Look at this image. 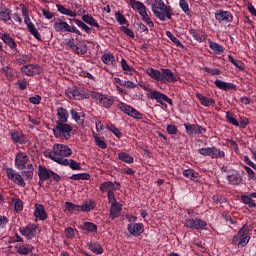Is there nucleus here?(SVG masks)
Segmentation results:
<instances>
[{
    "mask_svg": "<svg viewBox=\"0 0 256 256\" xmlns=\"http://www.w3.org/2000/svg\"><path fill=\"white\" fill-rule=\"evenodd\" d=\"M73 150L65 144H54L51 151L44 152L47 159H51L58 165H62V161H66V157H71Z\"/></svg>",
    "mask_w": 256,
    "mask_h": 256,
    "instance_id": "f257e3e1",
    "label": "nucleus"
},
{
    "mask_svg": "<svg viewBox=\"0 0 256 256\" xmlns=\"http://www.w3.org/2000/svg\"><path fill=\"white\" fill-rule=\"evenodd\" d=\"M128 5L131 6V9L139 13L142 21H144V23H146L150 29L155 27L153 20H151V12L143 2L137 0H129Z\"/></svg>",
    "mask_w": 256,
    "mask_h": 256,
    "instance_id": "f03ea898",
    "label": "nucleus"
},
{
    "mask_svg": "<svg viewBox=\"0 0 256 256\" xmlns=\"http://www.w3.org/2000/svg\"><path fill=\"white\" fill-rule=\"evenodd\" d=\"M152 13L159 21H166L167 19H172L173 8L171 5L165 4V1L160 0L158 4L153 7Z\"/></svg>",
    "mask_w": 256,
    "mask_h": 256,
    "instance_id": "7ed1b4c3",
    "label": "nucleus"
},
{
    "mask_svg": "<svg viewBox=\"0 0 256 256\" xmlns=\"http://www.w3.org/2000/svg\"><path fill=\"white\" fill-rule=\"evenodd\" d=\"M251 241V236H249V226L243 225L237 234H235L231 240L232 245H237L238 249H243L247 247Z\"/></svg>",
    "mask_w": 256,
    "mask_h": 256,
    "instance_id": "20e7f679",
    "label": "nucleus"
},
{
    "mask_svg": "<svg viewBox=\"0 0 256 256\" xmlns=\"http://www.w3.org/2000/svg\"><path fill=\"white\" fill-rule=\"evenodd\" d=\"M89 95L94 99V101H96L99 107H103L104 109H111L115 103V99L113 97L99 92L90 91Z\"/></svg>",
    "mask_w": 256,
    "mask_h": 256,
    "instance_id": "39448f33",
    "label": "nucleus"
},
{
    "mask_svg": "<svg viewBox=\"0 0 256 256\" xmlns=\"http://www.w3.org/2000/svg\"><path fill=\"white\" fill-rule=\"evenodd\" d=\"M71 131H73V126L67 122L56 123V126L53 128L56 139H71Z\"/></svg>",
    "mask_w": 256,
    "mask_h": 256,
    "instance_id": "423d86ee",
    "label": "nucleus"
},
{
    "mask_svg": "<svg viewBox=\"0 0 256 256\" xmlns=\"http://www.w3.org/2000/svg\"><path fill=\"white\" fill-rule=\"evenodd\" d=\"M54 29L58 33H63L67 31L68 33H76V35H83L81 31L77 29V27H75L74 25L71 26L69 25V23L65 21V16H62V19L61 18L57 19V22L54 23Z\"/></svg>",
    "mask_w": 256,
    "mask_h": 256,
    "instance_id": "0eeeda50",
    "label": "nucleus"
},
{
    "mask_svg": "<svg viewBox=\"0 0 256 256\" xmlns=\"http://www.w3.org/2000/svg\"><path fill=\"white\" fill-rule=\"evenodd\" d=\"M148 93L146 94L148 99H151L152 101H156V103H168V105H173V100L167 96V94L162 93L161 91L149 88L146 89Z\"/></svg>",
    "mask_w": 256,
    "mask_h": 256,
    "instance_id": "6e6552de",
    "label": "nucleus"
},
{
    "mask_svg": "<svg viewBox=\"0 0 256 256\" xmlns=\"http://www.w3.org/2000/svg\"><path fill=\"white\" fill-rule=\"evenodd\" d=\"M184 227L193 231H207V222L201 218H185Z\"/></svg>",
    "mask_w": 256,
    "mask_h": 256,
    "instance_id": "1a4fd4ad",
    "label": "nucleus"
},
{
    "mask_svg": "<svg viewBox=\"0 0 256 256\" xmlns=\"http://www.w3.org/2000/svg\"><path fill=\"white\" fill-rule=\"evenodd\" d=\"M21 11L22 15L24 16V23L27 26L29 33H31V35H33L37 41H41V33H39V30H37L35 24L31 22V18L29 17V10L23 6Z\"/></svg>",
    "mask_w": 256,
    "mask_h": 256,
    "instance_id": "9d476101",
    "label": "nucleus"
},
{
    "mask_svg": "<svg viewBox=\"0 0 256 256\" xmlns=\"http://www.w3.org/2000/svg\"><path fill=\"white\" fill-rule=\"evenodd\" d=\"M66 95L69 99H75L76 101H81L83 99H89L91 95L85 94V91L81 90L79 87H71L66 90Z\"/></svg>",
    "mask_w": 256,
    "mask_h": 256,
    "instance_id": "9b49d317",
    "label": "nucleus"
},
{
    "mask_svg": "<svg viewBox=\"0 0 256 256\" xmlns=\"http://www.w3.org/2000/svg\"><path fill=\"white\" fill-rule=\"evenodd\" d=\"M21 73L26 77H35V75H41L43 68L39 64H26L20 68Z\"/></svg>",
    "mask_w": 256,
    "mask_h": 256,
    "instance_id": "f8f14e48",
    "label": "nucleus"
},
{
    "mask_svg": "<svg viewBox=\"0 0 256 256\" xmlns=\"http://www.w3.org/2000/svg\"><path fill=\"white\" fill-rule=\"evenodd\" d=\"M27 163H29V155H27V152H17L14 161L15 168L19 171H23V169L27 168Z\"/></svg>",
    "mask_w": 256,
    "mask_h": 256,
    "instance_id": "ddd939ff",
    "label": "nucleus"
},
{
    "mask_svg": "<svg viewBox=\"0 0 256 256\" xmlns=\"http://www.w3.org/2000/svg\"><path fill=\"white\" fill-rule=\"evenodd\" d=\"M6 175L10 181H13L19 187H26L27 183H25V179L19 172L15 171L13 168H8L6 170Z\"/></svg>",
    "mask_w": 256,
    "mask_h": 256,
    "instance_id": "4468645a",
    "label": "nucleus"
},
{
    "mask_svg": "<svg viewBox=\"0 0 256 256\" xmlns=\"http://www.w3.org/2000/svg\"><path fill=\"white\" fill-rule=\"evenodd\" d=\"M19 233H21L28 241H31V239L37 237V225L28 224L25 227H20Z\"/></svg>",
    "mask_w": 256,
    "mask_h": 256,
    "instance_id": "2eb2a0df",
    "label": "nucleus"
},
{
    "mask_svg": "<svg viewBox=\"0 0 256 256\" xmlns=\"http://www.w3.org/2000/svg\"><path fill=\"white\" fill-rule=\"evenodd\" d=\"M127 231L132 237H141L145 233V225L141 222L130 223L127 225Z\"/></svg>",
    "mask_w": 256,
    "mask_h": 256,
    "instance_id": "dca6fc26",
    "label": "nucleus"
},
{
    "mask_svg": "<svg viewBox=\"0 0 256 256\" xmlns=\"http://www.w3.org/2000/svg\"><path fill=\"white\" fill-rule=\"evenodd\" d=\"M184 127L187 135L190 137L193 135H201L202 133H207V128H204L199 124L185 123Z\"/></svg>",
    "mask_w": 256,
    "mask_h": 256,
    "instance_id": "f3484780",
    "label": "nucleus"
},
{
    "mask_svg": "<svg viewBox=\"0 0 256 256\" xmlns=\"http://www.w3.org/2000/svg\"><path fill=\"white\" fill-rule=\"evenodd\" d=\"M227 181L229 185L239 186L243 183V176L237 170H229L227 173Z\"/></svg>",
    "mask_w": 256,
    "mask_h": 256,
    "instance_id": "a211bd4d",
    "label": "nucleus"
},
{
    "mask_svg": "<svg viewBox=\"0 0 256 256\" xmlns=\"http://www.w3.org/2000/svg\"><path fill=\"white\" fill-rule=\"evenodd\" d=\"M162 76L160 83L167 85V83H177V76L168 68H162Z\"/></svg>",
    "mask_w": 256,
    "mask_h": 256,
    "instance_id": "6ab92c4d",
    "label": "nucleus"
},
{
    "mask_svg": "<svg viewBox=\"0 0 256 256\" xmlns=\"http://www.w3.org/2000/svg\"><path fill=\"white\" fill-rule=\"evenodd\" d=\"M119 187H121V183L120 182H111V181H106L102 184H100V191L101 193H109V191H119Z\"/></svg>",
    "mask_w": 256,
    "mask_h": 256,
    "instance_id": "aec40b11",
    "label": "nucleus"
},
{
    "mask_svg": "<svg viewBox=\"0 0 256 256\" xmlns=\"http://www.w3.org/2000/svg\"><path fill=\"white\" fill-rule=\"evenodd\" d=\"M215 19L220 23H231L233 21V14L229 11L217 10L215 13Z\"/></svg>",
    "mask_w": 256,
    "mask_h": 256,
    "instance_id": "412c9836",
    "label": "nucleus"
},
{
    "mask_svg": "<svg viewBox=\"0 0 256 256\" xmlns=\"http://www.w3.org/2000/svg\"><path fill=\"white\" fill-rule=\"evenodd\" d=\"M53 170L47 169L45 166H39L38 167V177H39V184L45 183V181H49L51 179V173Z\"/></svg>",
    "mask_w": 256,
    "mask_h": 256,
    "instance_id": "4be33fe9",
    "label": "nucleus"
},
{
    "mask_svg": "<svg viewBox=\"0 0 256 256\" xmlns=\"http://www.w3.org/2000/svg\"><path fill=\"white\" fill-rule=\"evenodd\" d=\"M71 119L79 125V127H83L85 125V117L86 114L84 112H77L74 108L70 110Z\"/></svg>",
    "mask_w": 256,
    "mask_h": 256,
    "instance_id": "5701e85b",
    "label": "nucleus"
},
{
    "mask_svg": "<svg viewBox=\"0 0 256 256\" xmlns=\"http://www.w3.org/2000/svg\"><path fill=\"white\" fill-rule=\"evenodd\" d=\"M15 249L19 255H29V253H33V245L24 242L17 243Z\"/></svg>",
    "mask_w": 256,
    "mask_h": 256,
    "instance_id": "b1692460",
    "label": "nucleus"
},
{
    "mask_svg": "<svg viewBox=\"0 0 256 256\" xmlns=\"http://www.w3.org/2000/svg\"><path fill=\"white\" fill-rule=\"evenodd\" d=\"M11 139L14 143H18V145H25L27 140H25V134L18 130H10Z\"/></svg>",
    "mask_w": 256,
    "mask_h": 256,
    "instance_id": "393cba45",
    "label": "nucleus"
},
{
    "mask_svg": "<svg viewBox=\"0 0 256 256\" xmlns=\"http://www.w3.org/2000/svg\"><path fill=\"white\" fill-rule=\"evenodd\" d=\"M214 85L215 87H217L218 89H221L222 91H231V90L237 89V85L231 82H225L219 79L214 81Z\"/></svg>",
    "mask_w": 256,
    "mask_h": 256,
    "instance_id": "a878e982",
    "label": "nucleus"
},
{
    "mask_svg": "<svg viewBox=\"0 0 256 256\" xmlns=\"http://www.w3.org/2000/svg\"><path fill=\"white\" fill-rule=\"evenodd\" d=\"M56 115L58 117L56 123H67L69 121V111L63 107L56 109Z\"/></svg>",
    "mask_w": 256,
    "mask_h": 256,
    "instance_id": "bb28decb",
    "label": "nucleus"
},
{
    "mask_svg": "<svg viewBox=\"0 0 256 256\" xmlns=\"http://www.w3.org/2000/svg\"><path fill=\"white\" fill-rule=\"evenodd\" d=\"M121 211H123V205L122 204H111L110 210H109V218L112 221H115L119 215H121Z\"/></svg>",
    "mask_w": 256,
    "mask_h": 256,
    "instance_id": "cd10ccee",
    "label": "nucleus"
},
{
    "mask_svg": "<svg viewBox=\"0 0 256 256\" xmlns=\"http://www.w3.org/2000/svg\"><path fill=\"white\" fill-rule=\"evenodd\" d=\"M34 216L40 221H45L47 219V211H45V206L42 204H36L34 210Z\"/></svg>",
    "mask_w": 256,
    "mask_h": 256,
    "instance_id": "c85d7f7f",
    "label": "nucleus"
},
{
    "mask_svg": "<svg viewBox=\"0 0 256 256\" xmlns=\"http://www.w3.org/2000/svg\"><path fill=\"white\" fill-rule=\"evenodd\" d=\"M196 98L203 107H211L212 105H215V99L209 98L201 93H197Z\"/></svg>",
    "mask_w": 256,
    "mask_h": 256,
    "instance_id": "c756f323",
    "label": "nucleus"
},
{
    "mask_svg": "<svg viewBox=\"0 0 256 256\" xmlns=\"http://www.w3.org/2000/svg\"><path fill=\"white\" fill-rule=\"evenodd\" d=\"M63 167H70L73 171H81V163H78L77 161L73 159H66L61 162Z\"/></svg>",
    "mask_w": 256,
    "mask_h": 256,
    "instance_id": "7c9ffc66",
    "label": "nucleus"
},
{
    "mask_svg": "<svg viewBox=\"0 0 256 256\" xmlns=\"http://www.w3.org/2000/svg\"><path fill=\"white\" fill-rule=\"evenodd\" d=\"M208 44L215 55H221L222 53H225V47H223V45H220L217 42H213L211 39L208 40Z\"/></svg>",
    "mask_w": 256,
    "mask_h": 256,
    "instance_id": "2f4dec72",
    "label": "nucleus"
},
{
    "mask_svg": "<svg viewBox=\"0 0 256 256\" xmlns=\"http://www.w3.org/2000/svg\"><path fill=\"white\" fill-rule=\"evenodd\" d=\"M102 63L104 65H109L110 67H117V62L115 61V56L113 54L105 53L101 57Z\"/></svg>",
    "mask_w": 256,
    "mask_h": 256,
    "instance_id": "473e14b6",
    "label": "nucleus"
},
{
    "mask_svg": "<svg viewBox=\"0 0 256 256\" xmlns=\"http://www.w3.org/2000/svg\"><path fill=\"white\" fill-rule=\"evenodd\" d=\"M87 247L95 255H103V246L99 242H88Z\"/></svg>",
    "mask_w": 256,
    "mask_h": 256,
    "instance_id": "72a5a7b5",
    "label": "nucleus"
},
{
    "mask_svg": "<svg viewBox=\"0 0 256 256\" xmlns=\"http://www.w3.org/2000/svg\"><path fill=\"white\" fill-rule=\"evenodd\" d=\"M146 73L148 74V77L153 79V81H157L158 83H161V76H162L161 70H157L154 68H148L146 70Z\"/></svg>",
    "mask_w": 256,
    "mask_h": 256,
    "instance_id": "f704fd0d",
    "label": "nucleus"
},
{
    "mask_svg": "<svg viewBox=\"0 0 256 256\" xmlns=\"http://www.w3.org/2000/svg\"><path fill=\"white\" fill-rule=\"evenodd\" d=\"M82 21L91 27H96L98 31H101V25L97 23V20H95L93 16L85 14L82 16Z\"/></svg>",
    "mask_w": 256,
    "mask_h": 256,
    "instance_id": "c9c22d12",
    "label": "nucleus"
},
{
    "mask_svg": "<svg viewBox=\"0 0 256 256\" xmlns=\"http://www.w3.org/2000/svg\"><path fill=\"white\" fill-rule=\"evenodd\" d=\"M189 33L191 37L195 39V41H198V43H203V41L206 39L205 34L201 32V30L190 29Z\"/></svg>",
    "mask_w": 256,
    "mask_h": 256,
    "instance_id": "e433bc0d",
    "label": "nucleus"
},
{
    "mask_svg": "<svg viewBox=\"0 0 256 256\" xmlns=\"http://www.w3.org/2000/svg\"><path fill=\"white\" fill-rule=\"evenodd\" d=\"M1 39L5 43V45H8V47H10V49H17V42H15V39H13L11 35L2 34Z\"/></svg>",
    "mask_w": 256,
    "mask_h": 256,
    "instance_id": "4c0bfd02",
    "label": "nucleus"
},
{
    "mask_svg": "<svg viewBox=\"0 0 256 256\" xmlns=\"http://www.w3.org/2000/svg\"><path fill=\"white\" fill-rule=\"evenodd\" d=\"M118 159L119 161H122V163H127V165H131V163L135 162V158L127 152H119Z\"/></svg>",
    "mask_w": 256,
    "mask_h": 256,
    "instance_id": "58836bf2",
    "label": "nucleus"
},
{
    "mask_svg": "<svg viewBox=\"0 0 256 256\" xmlns=\"http://www.w3.org/2000/svg\"><path fill=\"white\" fill-rule=\"evenodd\" d=\"M56 9L62 15H67L68 17H77V12L69 10L65 6L61 4H56Z\"/></svg>",
    "mask_w": 256,
    "mask_h": 256,
    "instance_id": "ea45409f",
    "label": "nucleus"
},
{
    "mask_svg": "<svg viewBox=\"0 0 256 256\" xmlns=\"http://www.w3.org/2000/svg\"><path fill=\"white\" fill-rule=\"evenodd\" d=\"M11 9L7 7L0 8V21L7 23V21H11Z\"/></svg>",
    "mask_w": 256,
    "mask_h": 256,
    "instance_id": "a19ab883",
    "label": "nucleus"
},
{
    "mask_svg": "<svg viewBox=\"0 0 256 256\" xmlns=\"http://www.w3.org/2000/svg\"><path fill=\"white\" fill-rule=\"evenodd\" d=\"M80 229L87 231V233H97V225L93 222H84L83 225L80 226Z\"/></svg>",
    "mask_w": 256,
    "mask_h": 256,
    "instance_id": "79ce46f5",
    "label": "nucleus"
},
{
    "mask_svg": "<svg viewBox=\"0 0 256 256\" xmlns=\"http://www.w3.org/2000/svg\"><path fill=\"white\" fill-rule=\"evenodd\" d=\"M74 23L80 27V29L82 31H85V33H87V35H91V33H93V31H95L93 28L87 26V24H85L83 21L79 20V19H73Z\"/></svg>",
    "mask_w": 256,
    "mask_h": 256,
    "instance_id": "37998d69",
    "label": "nucleus"
},
{
    "mask_svg": "<svg viewBox=\"0 0 256 256\" xmlns=\"http://www.w3.org/2000/svg\"><path fill=\"white\" fill-rule=\"evenodd\" d=\"M95 201L93 200H85L81 205V211L83 213H89V211H93V208L95 207Z\"/></svg>",
    "mask_w": 256,
    "mask_h": 256,
    "instance_id": "c03bdc74",
    "label": "nucleus"
},
{
    "mask_svg": "<svg viewBox=\"0 0 256 256\" xmlns=\"http://www.w3.org/2000/svg\"><path fill=\"white\" fill-rule=\"evenodd\" d=\"M182 175L191 181H195V179L199 178V173H197L194 169H186L183 170Z\"/></svg>",
    "mask_w": 256,
    "mask_h": 256,
    "instance_id": "a18cd8bd",
    "label": "nucleus"
},
{
    "mask_svg": "<svg viewBox=\"0 0 256 256\" xmlns=\"http://www.w3.org/2000/svg\"><path fill=\"white\" fill-rule=\"evenodd\" d=\"M240 201L244 205H248L250 207V209H255V207H256L255 200H253V198L250 197L249 195H242L240 198Z\"/></svg>",
    "mask_w": 256,
    "mask_h": 256,
    "instance_id": "49530a36",
    "label": "nucleus"
},
{
    "mask_svg": "<svg viewBox=\"0 0 256 256\" xmlns=\"http://www.w3.org/2000/svg\"><path fill=\"white\" fill-rule=\"evenodd\" d=\"M70 179L72 181H89L91 179V174L89 173H78V174H73Z\"/></svg>",
    "mask_w": 256,
    "mask_h": 256,
    "instance_id": "de8ad7c7",
    "label": "nucleus"
},
{
    "mask_svg": "<svg viewBox=\"0 0 256 256\" xmlns=\"http://www.w3.org/2000/svg\"><path fill=\"white\" fill-rule=\"evenodd\" d=\"M225 119L230 125H233L234 127H239V120L235 118V114H233L232 112L227 111Z\"/></svg>",
    "mask_w": 256,
    "mask_h": 256,
    "instance_id": "09e8293b",
    "label": "nucleus"
},
{
    "mask_svg": "<svg viewBox=\"0 0 256 256\" xmlns=\"http://www.w3.org/2000/svg\"><path fill=\"white\" fill-rule=\"evenodd\" d=\"M32 59H33V55L23 54L16 58V62L19 63V65H25V63H31Z\"/></svg>",
    "mask_w": 256,
    "mask_h": 256,
    "instance_id": "8fccbe9b",
    "label": "nucleus"
},
{
    "mask_svg": "<svg viewBox=\"0 0 256 256\" xmlns=\"http://www.w3.org/2000/svg\"><path fill=\"white\" fill-rule=\"evenodd\" d=\"M166 37H168V39H170V41H172V43H174L176 47H181V49H185L183 43H181V41L177 39V37H175V35H173L171 31H166Z\"/></svg>",
    "mask_w": 256,
    "mask_h": 256,
    "instance_id": "3c124183",
    "label": "nucleus"
},
{
    "mask_svg": "<svg viewBox=\"0 0 256 256\" xmlns=\"http://www.w3.org/2000/svg\"><path fill=\"white\" fill-rule=\"evenodd\" d=\"M225 152L215 146L212 147V158L211 159H223Z\"/></svg>",
    "mask_w": 256,
    "mask_h": 256,
    "instance_id": "603ef678",
    "label": "nucleus"
},
{
    "mask_svg": "<svg viewBox=\"0 0 256 256\" xmlns=\"http://www.w3.org/2000/svg\"><path fill=\"white\" fill-rule=\"evenodd\" d=\"M7 225H9V218L0 214V231L5 233L7 231Z\"/></svg>",
    "mask_w": 256,
    "mask_h": 256,
    "instance_id": "864d4df0",
    "label": "nucleus"
},
{
    "mask_svg": "<svg viewBox=\"0 0 256 256\" xmlns=\"http://www.w3.org/2000/svg\"><path fill=\"white\" fill-rule=\"evenodd\" d=\"M93 137L96 145L100 147V149H107V142L105 140L101 139V137L97 136V133L93 132Z\"/></svg>",
    "mask_w": 256,
    "mask_h": 256,
    "instance_id": "5fc2aeb1",
    "label": "nucleus"
},
{
    "mask_svg": "<svg viewBox=\"0 0 256 256\" xmlns=\"http://www.w3.org/2000/svg\"><path fill=\"white\" fill-rule=\"evenodd\" d=\"M106 129H108V131H111V133H113V135H115V137H117L118 139H121V137H123V133L121 132V130H119V128L115 127V125H109L106 127Z\"/></svg>",
    "mask_w": 256,
    "mask_h": 256,
    "instance_id": "6e6d98bb",
    "label": "nucleus"
},
{
    "mask_svg": "<svg viewBox=\"0 0 256 256\" xmlns=\"http://www.w3.org/2000/svg\"><path fill=\"white\" fill-rule=\"evenodd\" d=\"M73 51L77 55H85V53H87V44L76 45V48H74Z\"/></svg>",
    "mask_w": 256,
    "mask_h": 256,
    "instance_id": "4d7b16f0",
    "label": "nucleus"
},
{
    "mask_svg": "<svg viewBox=\"0 0 256 256\" xmlns=\"http://www.w3.org/2000/svg\"><path fill=\"white\" fill-rule=\"evenodd\" d=\"M117 107L120 109V111H122V113H125V115H129V113H131V109L133 108V106L127 105L123 102L119 103Z\"/></svg>",
    "mask_w": 256,
    "mask_h": 256,
    "instance_id": "13d9d810",
    "label": "nucleus"
},
{
    "mask_svg": "<svg viewBox=\"0 0 256 256\" xmlns=\"http://www.w3.org/2000/svg\"><path fill=\"white\" fill-rule=\"evenodd\" d=\"M179 7L187 15L191 14V10L189 9V3L187 2V0H179Z\"/></svg>",
    "mask_w": 256,
    "mask_h": 256,
    "instance_id": "bf43d9fd",
    "label": "nucleus"
},
{
    "mask_svg": "<svg viewBox=\"0 0 256 256\" xmlns=\"http://www.w3.org/2000/svg\"><path fill=\"white\" fill-rule=\"evenodd\" d=\"M199 155H203V157H211L212 158V147L200 148L198 150Z\"/></svg>",
    "mask_w": 256,
    "mask_h": 256,
    "instance_id": "052dcab7",
    "label": "nucleus"
},
{
    "mask_svg": "<svg viewBox=\"0 0 256 256\" xmlns=\"http://www.w3.org/2000/svg\"><path fill=\"white\" fill-rule=\"evenodd\" d=\"M228 61L234 65L237 69H243V63L241 61L236 60L232 55H228Z\"/></svg>",
    "mask_w": 256,
    "mask_h": 256,
    "instance_id": "680f3d73",
    "label": "nucleus"
},
{
    "mask_svg": "<svg viewBox=\"0 0 256 256\" xmlns=\"http://www.w3.org/2000/svg\"><path fill=\"white\" fill-rule=\"evenodd\" d=\"M115 17H116V21L119 23V25L127 24V18H125V15L121 14V12H116Z\"/></svg>",
    "mask_w": 256,
    "mask_h": 256,
    "instance_id": "e2e57ef3",
    "label": "nucleus"
},
{
    "mask_svg": "<svg viewBox=\"0 0 256 256\" xmlns=\"http://www.w3.org/2000/svg\"><path fill=\"white\" fill-rule=\"evenodd\" d=\"M238 122H239V127L241 129H247V125H249V118L239 116Z\"/></svg>",
    "mask_w": 256,
    "mask_h": 256,
    "instance_id": "0e129e2a",
    "label": "nucleus"
},
{
    "mask_svg": "<svg viewBox=\"0 0 256 256\" xmlns=\"http://www.w3.org/2000/svg\"><path fill=\"white\" fill-rule=\"evenodd\" d=\"M129 117H132L133 119H143V115L141 112L137 111V109L133 108L130 110V113L128 114Z\"/></svg>",
    "mask_w": 256,
    "mask_h": 256,
    "instance_id": "69168bd1",
    "label": "nucleus"
},
{
    "mask_svg": "<svg viewBox=\"0 0 256 256\" xmlns=\"http://www.w3.org/2000/svg\"><path fill=\"white\" fill-rule=\"evenodd\" d=\"M16 85L19 86V89L21 91H25V89H27V86L29 85V81L27 80V78L20 79L17 81Z\"/></svg>",
    "mask_w": 256,
    "mask_h": 256,
    "instance_id": "338daca9",
    "label": "nucleus"
},
{
    "mask_svg": "<svg viewBox=\"0 0 256 256\" xmlns=\"http://www.w3.org/2000/svg\"><path fill=\"white\" fill-rule=\"evenodd\" d=\"M41 95H35L28 98L29 103L32 105H40L41 104Z\"/></svg>",
    "mask_w": 256,
    "mask_h": 256,
    "instance_id": "774afa93",
    "label": "nucleus"
}]
</instances>
